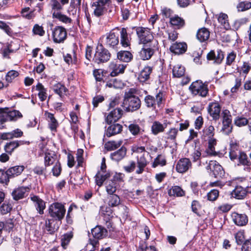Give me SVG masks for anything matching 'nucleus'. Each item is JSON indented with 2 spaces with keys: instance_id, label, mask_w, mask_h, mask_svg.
<instances>
[{
  "instance_id": "1",
  "label": "nucleus",
  "mask_w": 251,
  "mask_h": 251,
  "mask_svg": "<svg viewBox=\"0 0 251 251\" xmlns=\"http://www.w3.org/2000/svg\"><path fill=\"white\" fill-rule=\"evenodd\" d=\"M122 106L127 112H133L140 108L141 101L139 98L134 95L132 89L126 92Z\"/></svg>"
},
{
  "instance_id": "2",
  "label": "nucleus",
  "mask_w": 251,
  "mask_h": 251,
  "mask_svg": "<svg viewBox=\"0 0 251 251\" xmlns=\"http://www.w3.org/2000/svg\"><path fill=\"white\" fill-rule=\"evenodd\" d=\"M134 28L140 44L145 45L156 44V41L154 40V37L149 28L141 26L135 27Z\"/></svg>"
},
{
  "instance_id": "3",
  "label": "nucleus",
  "mask_w": 251,
  "mask_h": 251,
  "mask_svg": "<svg viewBox=\"0 0 251 251\" xmlns=\"http://www.w3.org/2000/svg\"><path fill=\"white\" fill-rule=\"evenodd\" d=\"M189 90L193 95L201 97H206L209 91L207 84L201 80L193 82L189 86Z\"/></svg>"
},
{
  "instance_id": "4",
  "label": "nucleus",
  "mask_w": 251,
  "mask_h": 251,
  "mask_svg": "<svg viewBox=\"0 0 251 251\" xmlns=\"http://www.w3.org/2000/svg\"><path fill=\"white\" fill-rule=\"evenodd\" d=\"M49 212L52 219L61 222L64 217L66 209L63 204L54 202L50 206Z\"/></svg>"
},
{
  "instance_id": "5",
  "label": "nucleus",
  "mask_w": 251,
  "mask_h": 251,
  "mask_svg": "<svg viewBox=\"0 0 251 251\" xmlns=\"http://www.w3.org/2000/svg\"><path fill=\"white\" fill-rule=\"evenodd\" d=\"M111 57V54L108 50L104 48L102 45L98 46L93 58V61L100 64L108 61Z\"/></svg>"
},
{
  "instance_id": "6",
  "label": "nucleus",
  "mask_w": 251,
  "mask_h": 251,
  "mask_svg": "<svg viewBox=\"0 0 251 251\" xmlns=\"http://www.w3.org/2000/svg\"><path fill=\"white\" fill-rule=\"evenodd\" d=\"M51 36L54 43H62L67 38V30L62 26H56L52 30Z\"/></svg>"
},
{
  "instance_id": "7",
  "label": "nucleus",
  "mask_w": 251,
  "mask_h": 251,
  "mask_svg": "<svg viewBox=\"0 0 251 251\" xmlns=\"http://www.w3.org/2000/svg\"><path fill=\"white\" fill-rule=\"evenodd\" d=\"M104 44L108 48L116 49L119 43V33L118 31H111L105 35Z\"/></svg>"
},
{
  "instance_id": "8",
  "label": "nucleus",
  "mask_w": 251,
  "mask_h": 251,
  "mask_svg": "<svg viewBox=\"0 0 251 251\" xmlns=\"http://www.w3.org/2000/svg\"><path fill=\"white\" fill-rule=\"evenodd\" d=\"M221 105L218 101L210 102L207 107V111L213 120L217 121L220 118Z\"/></svg>"
},
{
  "instance_id": "9",
  "label": "nucleus",
  "mask_w": 251,
  "mask_h": 251,
  "mask_svg": "<svg viewBox=\"0 0 251 251\" xmlns=\"http://www.w3.org/2000/svg\"><path fill=\"white\" fill-rule=\"evenodd\" d=\"M145 149L144 147H140L137 149V151L142 153L140 156L137 157V169L136 171L137 174H141L144 171V169L147 165L148 162L145 157L144 152Z\"/></svg>"
},
{
  "instance_id": "10",
  "label": "nucleus",
  "mask_w": 251,
  "mask_h": 251,
  "mask_svg": "<svg viewBox=\"0 0 251 251\" xmlns=\"http://www.w3.org/2000/svg\"><path fill=\"white\" fill-rule=\"evenodd\" d=\"M162 99L163 93L159 92L156 95L155 99L151 95L146 96L145 98V101L147 107L155 109L156 105L158 107L160 106Z\"/></svg>"
},
{
  "instance_id": "11",
  "label": "nucleus",
  "mask_w": 251,
  "mask_h": 251,
  "mask_svg": "<svg viewBox=\"0 0 251 251\" xmlns=\"http://www.w3.org/2000/svg\"><path fill=\"white\" fill-rule=\"evenodd\" d=\"M42 154L40 153V155L42 156L44 154V165L45 167L50 166L53 165L57 161H59L57 159V155L53 151L46 150L43 151Z\"/></svg>"
},
{
  "instance_id": "12",
  "label": "nucleus",
  "mask_w": 251,
  "mask_h": 251,
  "mask_svg": "<svg viewBox=\"0 0 251 251\" xmlns=\"http://www.w3.org/2000/svg\"><path fill=\"white\" fill-rule=\"evenodd\" d=\"M156 44H150L144 45V47L139 52V57L143 60L150 59L154 53V49Z\"/></svg>"
},
{
  "instance_id": "13",
  "label": "nucleus",
  "mask_w": 251,
  "mask_h": 251,
  "mask_svg": "<svg viewBox=\"0 0 251 251\" xmlns=\"http://www.w3.org/2000/svg\"><path fill=\"white\" fill-rule=\"evenodd\" d=\"M192 167V163L187 158H182L177 162L176 170L177 173L183 174Z\"/></svg>"
},
{
  "instance_id": "14",
  "label": "nucleus",
  "mask_w": 251,
  "mask_h": 251,
  "mask_svg": "<svg viewBox=\"0 0 251 251\" xmlns=\"http://www.w3.org/2000/svg\"><path fill=\"white\" fill-rule=\"evenodd\" d=\"M126 65L121 64L117 61L111 62L109 64V69L111 71L110 75L112 76H115L120 74L124 73Z\"/></svg>"
},
{
  "instance_id": "15",
  "label": "nucleus",
  "mask_w": 251,
  "mask_h": 251,
  "mask_svg": "<svg viewBox=\"0 0 251 251\" xmlns=\"http://www.w3.org/2000/svg\"><path fill=\"white\" fill-rule=\"evenodd\" d=\"M170 124V122L166 120L164 121L163 124H161L159 121H154L152 123L151 126V132L154 135H156L159 133L163 132L168 125Z\"/></svg>"
},
{
  "instance_id": "16",
  "label": "nucleus",
  "mask_w": 251,
  "mask_h": 251,
  "mask_svg": "<svg viewBox=\"0 0 251 251\" xmlns=\"http://www.w3.org/2000/svg\"><path fill=\"white\" fill-rule=\"evenodd\" d=\"M123 114V111L120 108H116L108 114L105 119L106 122L108 124L115 123L122 117Z\"/></svg>"
},
{
  "instance_id": "17",
  "label": "nucleus",
  "mask_w": 251,
  "mask_h": 251,
  "mask_svg": "<svg viewBox=\"0 0 251 251\" xmlns=\"http://www.w3.org/2000/svg\"><path fill=\"white\" fill-rule=\"evenodd\" d=\"M231 217L234 223L238 226H244L248 222V217L245 214L233 212L231 214Z\"/></svg>"
},
{
  "instance_id": "18",
  "label": "nucleus",
  "mask_w": 251,
  "mask_h": 251,
  "mask_svg": "<svg viewBox=\"0 0 251 251\" xmlns=\"http://www.w3.org/2000/svg\"><path fill=\"white\" fill-rule=\"evenodd\" d=\"M224 58V53L220 50H218L216 53L214 50H211L207 54V60H212L214 63L216 64H221Z\"/></svg>"
},
{
  "instance_id": "19",
  "label": "nucleus",
  "mask_w": 251,
  "mask_h": 251,
  "mask_svg": "<svg viewBox=\"0 0 251 251\" xmlns=\"http://www.w3.org/2000/svg\"><path fill=\"white\" fill-rule=\"evenodd\" d=\"M61 224V222L55 219L47 220L45 222V228L49 233L52 234L56 231Z\"/></svg>"
},
{
  "instance_id": "20",
  "label": "nucleus",
  "mask_w": 251,
  "mask_h": 251,
  "mask_svg": "<svg viewBox=\"0 0 251 251\" xmlns=\"http://www.w3.org/2000/svg\"><path fill=\"white\" fill-rule=\"evenodd\" d=\"M0 114L2 115V116H6L5 121H17L18 119L21 118L23 117L22 113L16 110L5 112L4 109L0 108Z\"/></svg>"
},
{
  "instance_id": "21",
  "label": "nucleus",
  "mask_w": 251,
  "mask_h": 251,
  "mask_svg": "<svg viewBox=\"0 0 251 251\" xmlns=\"http://www.w3.org/2000/svg\"><path fill=\"white\" fill-rule=\"evenodd\" d=\"M126 152V148L124 146H122L120 149L110 154V158L113 161L119 162L125 157Z\"/></svg>"
},
{
  "instance_id": "22",
  "label": "nucleus",
  "mask_w": 251,
  "mask_h": 251,
  "mask_svg": "<svg viewBox=\"0 0 251 251\" xmlns=\"http://www.w3.org/2000/svg\"><path fill=\"white\" fill-rule=\"evenodd\" d=\"M237 159H238L239 162L238 165H243L246 167L245 170H246L248 171H250L251 161L248 158L247 154L244 151L240 152Z\"/></svg>"
},
{
  "instance_id": "23",
  "label": "nucleus",
  "mask_w": 251,
  "mask_h": 251,
  "mask_svg": "<svg viewBox=\"0 0 251 251\" xmlns=\"http://www.w3.org/2000/svg\"><path fill=\"white\" fill-rule=\"evenodd\" d=\"M229 150V157L232 161L237 159L240 152L242 151H239L238 144L233 141H231L230 143Z\"/></svg>"
},
{
  "instance_id": "24",
  "label": "nucleus",
  "mask_w": 251,
  "mask_h": 251,
  "mask_svg": "<svg viewBox=\"0 0 251 251\" xmlns=\"http://www.w3.org/2000/svg\"><path fill=\"white\" fill-rule=\"evenodd\" d=\"M107 230L100 226H97L91 230L93 236L96 239H100L104 238L107 234Z\"/></svg>"
},
{
  "instance_id": "25",
  "label": "nucleus",
  "mask_w": 251,
  "mask_h": 251,
  "mask_svg": "<svg viewBox=\"0 0 251 251\" xmlns=\"http://www.w3.org/2000/svg\"><path fill=\"white\" fill-rule=\"evenodd\" d=\"M246 195V189L241 186H237L231 193L232 197L238 200L244 199Z\"/></svg>"
},
{
  "instance_id": "26",
  "label": "nucleus",
  "mask_w": 251,
  "mask_h": 251,
  "mask_svg": "<svg viewBox=\"0 0 251 251\" xmlns=\"http://www.w3.org/2000/svg\"><path fill=\"white\" fill-rule=\"evenodd\" d=\"M187 45L184 43L176 42L173 44L170 48L171 51L175 54H182L186 50Z\"/></svg>"
},
{
  "instance_id": "27",
  "label": "nucleus",
  "mask_w": 251,
  "mask_h": 251,
  "mask_svg": "<svg viewBox=\"0 0 251 251\" xmlns=\"http://www.w3.org/2000/svg\"><path fill=\"white\" fill-rule=\"evenodd\" d=\"M24 169L25 166L23 165L15 166L7 170V174L9 178H13L20 175Z\"/></svg>"
},
{
  "instance_id": "28",
  "label": "nucleus",
  "mask_w": 251,
  "mask_h": 251,
  "mask_svg": "<svg viewBox=\"0 0 251 251\" xmlns=\"http://www.w3.org/2000/svg\"><path fill=\"white\" fill-rule=\"evenodd\" d=\"M31 200L34 203V206L40 214L44 213V210L46 205L45 202L40 198L36 196L31 197Z\"/></svg>"
},
{
  "instance_id": "29",
  "label": "nucleus",
  "mask_w": 251,
  "mask_h": 251,
  "mask_svg": "<svg viewBox=\"0 0 251 251\" xmlns=\"http://www.w3.org/2000/svg\"><path fill=\"white\" fill-rule=\"evenodd\" d=\"M121 37V44L124 48H126L130 45V39L128 37L126 28L123 27L119 32Z\"/></svg>"
},
{
  "instance_id": "30",
  "label": "nucleus",
  "mask_w": 251,
  "mask_h": 251,
  "mask_svg": "<svg viewBox=\"0 0 251 251\" xmlns=\"http://www.w3.org/2000/svg\"><path fill=\"white\" fill-rule=\"evenodd\" d=\"M28 190L27 187H20L14 189L12 193L13 199L18 201L24 198Z\"/></svg>"
},
{
  "instance_id": "31",
  "label": "nucleus",
  "mask_w": 251,
  "mask_h": 251,
  "mask_svg": "<svg viewBox=\"0 0 251 251\" xmlns=\"http://www.w3.org/2000/svg\"><path fill=\"white\" fill-rule=\"evenodd\" d=\"M53 92L62 99L66 95L68 89L60 83H57L52 86Z\"/></svg>"
},
{
  "instance_id": "32",
  "label": "nucleus",
  "mask_w": 251,
  "mask_h": 251,
  "mask_svg": "<svg viewBox=\"0 0 251 251\" xmlns=\"http://www.w3.org/2000/svg\"><path fill=\"white\" fill-rule=\"evenodd\" d=\"M24 144L23 141H13L7 143L4 146V150L8 154H11L15 149L21 145Z\"/></svg>"
},
{
  "instance_id": "33",
  "label": "nucleus",
  "mask_w": 251,
  "mask_h": 251,
  "mask_svg": "<svg viewBox=\"0 0 251 251\" xmlns=\"http://www.w3.org/2000/svg\"><path fill=\"white\" fill-rule=\"evenodd\" d=\"M94 9V14L97 17L102 15L106 9V5L99 2L98 1L94 2L92 5Z\"/></svg>"
},
{
  "instance_id": "34",
  "label": "nucleus",
  "mask_w": 251,
  "mask_h": 251,
  "mask_svg": "<svg viewBox=\"0 0 251 251\" xmlns=\"http://www.w3.org/2000/svg\"><path fill=\"white\" fill-rule=\"evenodd\" d=\"M52 18L65 24H71L73 21L71 18L63 14L61 12H53Z\"/></svg>"
},
{
  "instance_id": "35",
  "label": "nucleus",
  "mask_w": 251,
  "mask_h": 251,
  "mask_svg": "<svg viewBox=\"0 0 251 251\" xmlns=\"http://www.w3.org/2000/svg\"><path fill=\"white\" fill-rule=\"evenodd\" d=\"M152 68L150 66H146L141 71L138 79L140 82H145L150 78V75L152 72Z\"/></svg>"
},
{
  "instance_id": "36",
  "label": "nucleus",
  "mask_w": 251,
  "mask_h": 251,
  "mask_svg": "<svg viewBox=\"0 0 251 251\" xmlns=\"http://www.w3.org/2000/svg\"><path fill=\"white\" fill-rule=\"evenodd\" d=\"M123 129L122 125L119 124H113L109 126L106 130V136L110 137L120 133Z\"/></svg>"
},
{
  "instance_id": "37",
  "label": "nucleus",
  "mask_w": 251,
  "mask_h": 251,
  "mask_svg": "<svg viewBox=\"0 0 251 251\" xmlns=\"http://www.w3.org/2000/svg\"><path fill=\"white\" fill-rule=\"evenodd\" d=\"M45 115L49 122V128L51 131H56V128L58 126V124L57 121L54 117L53 114L48 112H46Z\"/></svg>"
},
{
  "instance_id": "38",
  "label": "nucleus",
  "mask_w": 251,
  "mask_h": 251,
  "mask_svg": "<svg viewBox=\"0 0 251 251\" xmlns=\"http://www.w3.org/2000/svg\"><path fill=\"white\" fill-rule=\"evenodd\" d=\"M210 32L206 28H201L200 29L197 34V38L201 42H205L209 38Z\"/></svg>"
},
{
  "instance_id": "39",
  "label": "nucleus",
  "mask_w": 251,
  "mask_h": 251,
  "mask_svg": "<svg viewBox=\"0 0 251 251\" xmlns=\"http://www.w3.org/2000/svg\"><path fill=\"white\" fill-rule=\"evenodd\" d=\"M218 20L221 25L226 30L230 28L228 16L226 14L221 13L218 16Z\"/></svg>"
},
{
  "instance_id": "40",
  "label": "nucleus",
  "mask_w": 251,
  "mask_h": 251,
  "mask_svg": "<svg viewBox=\"0 0 251 251\" xmlns=\"http://www.w3.org/2000/svg\"><path fill=\"white\" fill-rule=\"evenodd\" d=\"M117 58L125 62H130L133 58L131 53L128 51L121 50L117 53Z\"/></svg>"
},
{
  "instance_id": "41",
  "label": "nucleus",
  "mask_w": 251,
  "mask_h": 251,
  "mask_svg": "<svg viewBox=\"0 0 251 251\" xmlns=\"http://www.w3.org/2000/svg\"><path fill=\"white\" fill-rule=\"evenodd\" d=\"M123 142L122 140L119 141H110L106 142L104 145V147L108 151H114L120 147Z\"/></svg>"
},
{
  "instance_id": "42",
  "label": "nucleus",
  "mask_w": 251,
  "mask_h": 251,
  "mask_svg": "<svg viewBox=\"0 0 251 251\" xmlns=\"http://www.w3.org/2000/svg\"><path fill=\"white\" fill-rule=\"evenodd\" d=\"M185 72V68L180 64H176L173 68V75L174 77H181L184 76Z\"/></svg>"
},
{
  "instance_id": "43",
  "label": "nucleus",
  "mask_w": 251,
  "mask_h": 251,
  "mask_svg": "<svg viewBox=\"0 0 251 251\" xmlns=\"http://www.w3.org/2000/svg\"><path fill=\"white\" fill-rule=\"evenodd\" d=\"M170 22L172 25L176 26L178 28L183 26L185 24L184 20L178 16H175L170 18Z\"/></svg>"
},
{
  "instance_id": "44",
  "label": "nucleus",
  "mask_w": 251,
  "mask_h": 251,
  "mask_svg": "<svg viewBox=\"0 0 251 251\" xmlns=\"http://www.w3.org/2000/svg\"><path fill=\"white\" fill-rule=\"evenodd\" d=\"M170 196L182 197L184 196L185 192L178 186H173L169 192Z\"/></svg>"
},
{
  "instance_id": "45",
  "label": "nucleus",
  "mask_w": 251,
  "mask_h": 251,
  "mask_svg": "<svg viewBox=\"0 0 251 251\" xmlns=\"http://www.w3.org/2000/svg\"><path fill=\"white\" fill-rule=\"evenodd\" d=\"M36 89L39 91L38 97L41 101H44L47 97V90L44 86L40 83H38L36 86Z\"/></svg>"
},
{
  "instance_id": "46",
  "label": "nucleus",
  "mask_w": 251,
  "mask_h": 251,
  "mask_svg": "<svg viewBox=\"0 0 251 251\" xmlns=\"http://www.w3.org/2000/svg\"><path fill=\"white\" fill-rule=\"evenodd\" d=\"M73 234L72 232H67L64 234L61 238V246L64 249H66L69 244L70 240L73 238Z\"/></svg>"
},
{
  "instance_id": "47",
  "label": "nucleus",
  "mask_w": 251,
  "mask_h": 251,
  "mask_svg": "<svg viewBox=\"0 0 251 251\" xmlns=\"http://www.w3.org/2000/svg\"><path fill=\"white\" fill-rule=\"evenodd\" d=\"M106 86L116 89L121 88L123 87V83L120 80L116 78H112L106 82Z\"/></svg>"
},
{
  "instance_id": "48",
  "label": "nucleus",
  "mask_w": 251,
  "mask_h": 251,
  "mask_svg": "<svg viewBox=\"0 0 251 251\" xmlns=\"http://www.w3.org/2000/svg\"><path fill=\"white\" fill-rule=\"evenodd\" d=\"M128 129L133 135H137L141 134L144 131L138 125L136 124H131L128 126Z\"/></svg>"
},
{
  "instance_id": "49",
  "label": "nucleus",
  "mask_w": 251,
  "mask_h": 251,
  "mask_svg": "<svg viewBox=\"0 0 251 251\" xmlns=\"http://www.w3.org/2000/svg\"><path fill=\"white\" fill-rule=\"evenodd\" d=\"M212 172L215 177H221L223 175V168L217 161H215V165L213 167Z\"/></svg>"
},
{
  "instance_id": "50",
  "label": "nucleus",
  "mask_w": 251,
  "mask_h": 251,
  "mask_svg": "<svg viewBox=\"0 0 251 251\" xmlns=\"http://www.w3.org/2000/svg\"><path fill=\"white\" fill-rule=\"evenodd\" d=\"M108 204L111 207L118 206L120 203V199L117 195H111L109 198Z\"/></svg>"
},
{
  "instance_id": "51",
  "label": "nucleus",
  "mask_w": 251,
  "mask_h": 251,
  "mask_svg": "<svg viewBox=\"0 0 251 251\" xmlns=\"http://www.w3.org/2000/svg\"><path fill=\"white\" fill-rule=\"evenodd\" d=\"M238 11H244L251 8V2L244 1L239 2L237 5Z\"/></svg>"
},
{
  "instance_id": "52",
  "label": "nucleus",
  "mask_w": 251,
  "mask_h": 251,
  "mask_svg": "<svg viewBox=\"0 0 251 251\" xmlns=\"http://www.w3.org/2000/svg\"><path fill=\"white\" fill-rule=\"evenodd\" d=\"M223 126L221 131L226 135L229 134L232 130V123L231 122H222Z\"/></svg>"
},
{
  "instance_id": "53",
  "label": "nucleus",
  "mask_w": 251,
  "mask_h": 251,
  "mask_svg": "<svg viewBox=\"0 0 251 251\" xmlns=\"http://www.w3.org/2000/svg\"><path fill=\"white\" fill-rule=\"evenodd\" d=\"M234 237L237 244L238 245H241L245 239L244 231L242 230L238 231L235 234Z\"/></svg>"
},
{
  "instance_id": "54",
  "label": "nucleus",
  "mask_w": 251,
  "mask_h": 251,
  "mask_svg": "<svg viewBox=\"0 0 251 251\" xmlns=\"http://www.w3.org/2000/svg\"><path fill=\"white\" fill-rule=\"evenodd\" d=\"M51 7L52 12H60V10L63 8L62 5L57 0H51Z\"/></svg>"
},
{
  "instance_id": "55",
  "label": "nucleus",
  "mask_w": 251,
  "mask_h": 251,
  "mask_svg": "<svg viewBox=\"0 0 251 251\" xmlns=\"http://www.w3.org/2000/svg\"><path fill=\"white\" fill-rule=\"evenodd\" d=\"M178 133V130L176 128H171L166 133L167 139L171 140H175Z\"/></svg>"
},
{
  "instance_id": "56",
  "label": "nucleus",
  "mask_w": 251,
  "mask_h": 251,
  "mask_svg": "<svg viewBox=\"0 0 251 251\" xmlns=\"http://www.w3.org/2000/svg\"><path fill=\"white\" fill-rule=\"evenodd\" d=\"M166 161L164 157L162 156L161 155H158L157 157L154 159L152 167L153 168H155L158 165H160L161 166H164L166 165Z\"/></svg>"
},
{
  "instance_id": "57",
  "label": "nucleus",
  "mask_w": 251,
  "mask_h": 251,
  "mask_svg": "<svg viewBox=\"0 0 251 251\" xmlns=\"http://www.w3.org/2000/svg\"><path fill=\"white\" fill-rule=\"evenodd\" d=\"M251 70V64L249 62H244L242 66L240 67V73L243 74L246 77Z\"/></svg>"
},
{
  "instance_id": "58",
  "label": "nucleus",
  "mask_w": 251,
  "mask_h": 251,
  "mask_svg": "<svg viewBox=\"0 0 251 251\" xmlns=\"http://www.w3.org/2000/svg\"><path fill=\"white\" fill-rule=\"evenodd\" d=\"M33 33L34 35L43 36L45 34V31L44 30L43 27L38 24H35L32 29Z\"/></svg>"
},
{
  "instance_id": "59",
  "label": "nucleus",
  "mask_w": 251,
  "mask_h": 251,
  "mask_svg": "<svg viewBox=\"0 0 251 251\" xmlns=\"http://www.w3.org/2000/svg\"><path fill=\"white\" fill-rule=\"evenodd\" d=\"M222 122L232 123V116L230 111L227 109L223 110L222 112Z\"/></svg>"
},
{
  "instance_id": "60",
  "label": "nucleus",
  "mask_w": 251,
  "mask_h": 251,
  "mask_svg": "<svg viewBox=\"0 0 251 251\" xmlns=\"http://www.w3.org/2000/svg\"><path fill=\"white\" fill-rule=\"evenodd\" d=\"M53 165L51 172L54 176L57 177L60 175L62 171L61 164L59 161H57Z\"/></svg>"
},
{
  "instance_id": "61",
  "label": "nucleus",
  "mask_w": 251,
  "mask_h": 251,
  "mask_svg": "<svg viewBox=\"0 0 251 251\" xmlns=\"http://www.w3.org/2000/svg\"><path fill=\"white\" fill-rule=\"evenodd\" d=\"M137 163L134 161L130 160L126 165L124 166L123 168L124 170L128 173L133 172L136 168Z\"/></svg>"
},
{
  "instance_id": "62",
  "label": "nucleus",
  "mask_w": 251,
  "mask_h": 251,
  "mask_svg": "<svg viewBox=\"0 0 251 251\" xmlns=\"http://www.w3.org/2000/svg\"><path fill=\"white\" fill-rule=\"evenodd\" d=\"M19 75L18 72L15 70H11L7 73L5 76V79L7 82L9 83L11 82Z\"/></svg>"
},
{
  "instance_id": "63",
  "label": "nucleus",
  "mask_w": 251,
  "mask_h": 251,
  "mask_svg": "<svg viewBox=\"0 0 251 251\" xmlns=\"http://www.w3.org/2000/svg\"><path fill=\"white\" fill-rule=\"evenodd\" d=\"M214 127L213 126H209L203 129V135L208 138L213 137L214 135Z\"/></svg>"
},
{
  "instance_id": "64",
  "label": "nucleus",
  "mask_w": 251,
  "mask_h": 251,
  "mask_svg": "<svg viewBox=\"0 0 251 251\" xmlns=\"http://www.w3.org/2000/svg\"><path fill=\"white\" fill-rule=\"evenodd\" d=\"M219 192L217 189L211 190L207 194V199L210 201H215L218 198Z\"/></svg>"
}]
</instances>
